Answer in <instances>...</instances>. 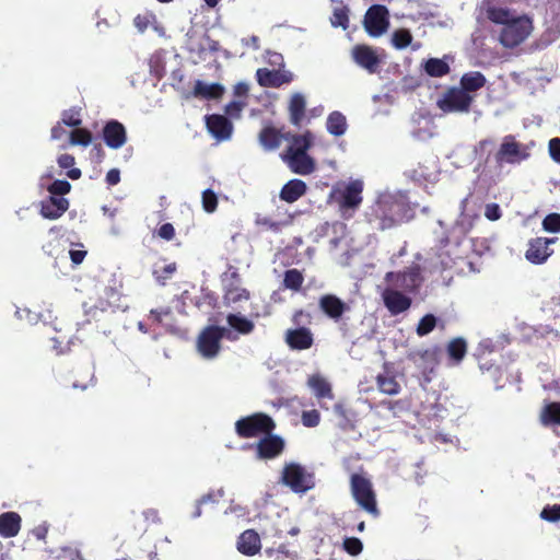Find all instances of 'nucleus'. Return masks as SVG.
Here are the masks:
<instances>
[{"instance_id": "obj_1", "label": "nucleus", "mask_w": 560, "mask_h": 560, "mask_svg": "<svg viewBox=\"0 0 560 560\" xmlns=\"http://www.w3.org/2000/svg\"><path fill=\"white\" fill-rule=\"evenodd\" d=\"M412 218L413 210L409 203L392 195L380 196L364 212V222L377 232L394 229Z\"/></svg>"}, {"instance_id": "obj_2", "label": "nucleus", "mask_w": 560, "mask_h": 560, "mask_svg": "<svg viewBox=\"0 0 560 560\" xmlns=\"http://www.w3.org/2000/svg\"><path fill=\"white\" fill-rule=\"evenodd\" d=\"M486 16L493 24L502 26L498 40L508 49L523 44L534 30L532 18L526 14L514 16L508 8L489 5L486 9Z\"/></svg>"}, {"instance_id": "obj_3", "label": "nucleus", "mask_w": 560, "mask_h": 560, "mask_svg": "<svg viewBox=\"0 0 560 560\" xmlns=\"http://www.w3.org/2000/svg\"><path fill=\"white\" fill-rule=\"evenodd\" d=\"M313 140L314 137L310 130L301 135L288 132L287 141H289L290 144L281 154V159L293 173L310 175L315 171V161L307 153L313 145Z\"/></svg>"}, {"instance_id": "obj_4", "label": "nucleus", "mask_w": 560, "mask_h": 560, "mask_svg": "<svg viewBox=\"0 0 560 560\" xmlns=\"http://www.w3.org/2000/svg\"><path fill=\"white\" fill-rule=\"evenodd\" d=\"M311 314L303 310H296L291 322L296 328L288 329L284 334V341L291 350L303 351L312 348L314 345V335L304 324H311Z\"/></svg>"}, {"instance_id": "obj_5", "label": "nucleus", "mask_w": 560, "mask_h": 560, "mask_svg": "<svg viewBox=\"0 0 560 560\" xmlns=\"http://www.w3.org/2000/svg\"><path fill=\"white\" fill-rule=\"evenodd\" d=\"M276 428L272 418L266 413L257 412L243 417L235 422V432L242 439L256 438L260 434H269Z\"/></svg>"}, {"instance_id": "obj_6", "label": "nucleus", "mask_w": 560, "mask_h": 560, "mask_svg": "<svg viewBox=\"0 0 560 560\" xmlns=\"http://www.w3.org/2000/svg\"><path fill=\"white\" fill-rule=\"evenodd\" d=\"M384 280L388 285L406 294L415 293L423 282L422 269L418 264H413L402 271H388Z\"/></svg>"}, {"instance_id": "obj_7", "label": "nucleus", "mask_w": 560, "mask_h": 560, "mask_svg": "<svg viewBox=\"0 0 560 560\" xmlns=\"http://www.w3.org/2000/svg\"><path fill=\"white\" fill-rule=\"evenodd\" d=\"M351 493L357 503L368 513L377 517L380 510L376 503L372 482L360 474H353L350 478Z\"/></svg>"}, {"instance_id": "obj_8", "label": "nucleus", "mask_w": 560, "mask_h": 560, "mask_svg": "<svg viewBox=\"0 0 560 560\" xmlns=\"http://www.w3.org/2000/svg\"><path fill=\"white\" fill-rule=\"evenodd\" d=\"M281 479L296 493H304L315 486L314 474L296 463L284 465Z\"/></svg>"}, {"instance_id": "obj_9", "label": "nucleus", "mask_w": 560, "mask_h": 560, "mask_svg": "<svg viewBox=\"0 0 560 560\" xmlns=\"http://www.w3.org/2000/svg\"><path fill=\"white\" fill-rule=\"evenodd\" d=\"M529 158L527 147L516 141L512 135L505 136L494 154V161L498 167L504 164H518Z\"/></svg>"}, {"instance_id": "obj_10", "label": "nucleus", "mask_w": 560, "mask_h": 560, "mask_svg": "<svg viewBox=\"0 0 560 560\" xmlns=\"http://www.w3.org/2000/svg\"><path fill=\"white\" fill-rule=\"evenodd\" d=\"M474 96L457 86L448 88L438 100L436 105L443 113H469Z\"/></svg>"}, {"instance_id": "obj_11", "label": "nucleus", "mask_w": 560, "mask_h": 560, "mask_svg": "<svg viewBox=\"0 0 560 560\" xmlns=\"http://www.w3.org/2000/svg\"><path fill=\"white\" fill-rule=\"evenodd\" d=\"M228 330L224 327L210 325L205 327L198 336V352L206 359L215 358L221 350V340Z\"/></svg>"}, {"instance_id": "obj_12", "label": "nucleus", "mask_w": 560, "mask_h": 560, "mask_svg": "<svg viewBox=\"0 0 560 560\" xmlns=\"http://www.w3.org/2000/svg\"><path fill=\"white\" fill-rule=\"evenodd\" d=\"M362 191L363 183L359 179L349 182L342 189L336 191V201L343 215L347 211H351L352 214L361 206Z\"/></svg>"}, {"instance_id": "obj_13", "label": "nucleus", "mask_w": 560, "mask_h": 560, "mask_svg": "<svg viewBox=\"0 0 560 560\" xmlns=\"http://www.w3.org/2000/svg\"><path fill=\"white\" fill-rule=\"evenodd\" d=\"M363 25L372 37L384 34L389 26V12L383 4H373L365 12Z\"/></svg>"}, {"instance_id": "obj_14", "label": "nucleus", "mask_w": 560, "mask_h": 560, "mask_svg": "<svg viewBox=\"0 0 560 560\" xmlns=\"http://www.w3.org/2000/svg\"><path fill=\"white\" fill-rule=\"evenodd\" d=\"M440 348L438 346L427 349H416L407 353V360L412 362L428 381L430 377L428 374L434 372L439 364Z\"/></svg>"}, {"instance_id": "obj_15", "label": "nucleus", "mask_w": 560, "mask_h": 560, "mask_svg": "<svg viewBox=\"0 0 560 560\" xmlns=\"http://www.w3.org/2000/svg\"><path fill=\"white\" fill-rule=\"evenodd\" d=\"M229 282L223 288V304L230 306L250 299V292L242 287V278L238 271L232 268Z\"/></svg>"}, {"instance_id": "obj_16", "label": "nucleus", "mask_w": 560, "mask_h": 560, "mask_svg": "<svg viewBox=\"0 0 560 560\" xmlns=\"http://www.w3.org/2000/svg\"><path fill=\"white\" fill-rule=\"evenodd\" d=\"M385 307L392 315L406 312L411 306V299L404 292L388 285L381 294Z\"/></svg>"}, {"instance_id": "obj_17", "label": "nucleus", "mask_w": 560, "mask_h": 560, "mask_svg": "<svg viewBox=\"0 0 560 560\" xmlns=\"http://www.w3.org/2000/svg\"><path fill=\"white\" fill-rule=\"evenodd\" d=\"M557 238L536 237L528 242V248L525 253L526 259L535 265L545 262L553 253L549 245L555 243Z\"/></svg>"}, {"instance_id": "obj_18", "label": "nucleus", "mask_w": 560, "mask_h": 560, "mask_svg": "<svg viewBox=\"0 0 560 560\" xmlns=\"http://www.w3.org/2000/svg\"><path fill=\"white\" fill-rule=\"evenodd\" d=\"M102 137L109 149L117 150L127 142V130L120 121L110 119L104 125Z\"/></svg>"}, {"instance_id": "obj_19", "label": "nucleus", "mask_w": 560, "mask_h": 560, "mask_svg": "<svg viewBox=\"0 0 560 560\" xmlns=\"http://www.w3.org/2000/svg\"><path fill=\"white\" fill-rule=\"evenodd\" d=\"M284 440L275 434H266L256 444V455L259 459H273L284 451Z\"/></svg>"}, {"instance_id": "obj_20", "label": "nucleus", "mask_w": 560, "mask_h": 560, "mask_svg": "<svg viewBox=\"0 0 560 560\" xmlns=\"http://www.w3.org/2000/svg\"><path fill=\"white\" fill-rule=\"evenodd\" d=\"M256 79L260 86L280 88L283 84L292 82L293 74L288 70L260 68L256 71Z\"/></svg>"}, {"instance_id": "obj_21", "label": "nucleus", "mask_w": 560, "mask_h": 560, "mask_svg": "<svg viewBox=\"0 0 560 560\" xmlns=\"http://www.w3.org/2000/svg\"><path fill=\"white\" fill-rule=\"evenodd\" d=\"M352 58L361 68L370 73H375L380 67L381 59L376 51L369 45H355L352 49Z\"/></svg>"}, {"instance_id": "obj_22", "label": "nucleus", "mask_w": 560, "mask_h": 560, "mask_svg": "<svg viewBox=\"0 0 560 560\" xmlns=\"http://www.w3.org/2000/svg\"><path fill=\"white\" fill-rule=\"evenodd\" d=\"M209 132L218 140H228L233 131V125L228 117L212 114L206 118Z\"/></svg>"}, {"instance_id": "obj_23", "label": "nucleus", "mask_w": 560, "mask_h": 560, "mask_svg": "<svg viewBox=\"0 0 560 560\" xmlns=\"http://www.w3.org/2000/svg\"><path fill=\"white\" fill-rule=\"evenodd\" d=\"M68 208V199L50 196L40 202L39 213L45 219L57 220L62 217Z\"/></svg>"}, {"instance_id": "obj_24", "label": "nucleus", "mask_w": 560, "mask_h": 560, "mask_svg": "<svg viewBox=\"0 0 560 560\" xmlns=\"http://www.w3.org/2000/svg\"><path fill=\"white\" fill-rule=\"evenodd\" d=\"M287 136L288 132L282 133L273 126H265L258 133V142L265 151L271 152L280 148L282 140H287Z\"/></svg>"}, {"instance_id": "obj_25", "label": "nucleus", "mask_w": 560, "mask_h": 560, "mask_svg": "<svg viewBox=\"0 0 560 560\" xmlns=\"http://www.w3.org/2000/svg\"><path fill=\"white\" fill-rule=\"evenodd\" d=\"M319 308L334 320H339L348 310L347 304L334 294H325L319 299Z\"/></svg>"}, {"instance_id": "obj_26", "label": "nucleus", "mask_w": 560, "mask_h": 560, "mask_svg": "<svg viewBox=\"0 0 560 560\" xmlns=\"http://www.w3.org/2000/svg\"><path fill=\"white\" fill-rule=\"evenodd\" d=\"M376 386L381 393L389 396H395L400 393V384L397 382L396 376L390 371L389 363H384V372L376 376Z\"/></svg>"}, {"instance_id": "obj_27", "label": "nucleus", "mask_w": 560, "mask_h": 560, "mask_svg": "<svg viewBox=\"0 0 560 560\" xmlns=\"http://www.w3.org/2000/svg\"><path fill=\"white\" fill-rule=\"evenodd\" d=\"M306 101L302 93H293L288 104L289 120L294 127H301L305 118Z\"/></svg>"}, {"instance_id": "obj_28", "label": "nucleus", "mask_w": 560, "mask_h": 560, "mask_svg": "<svg viewBox=\"0 0 560 560\" xmlns=\"http://www.w3.org/2000/svg\"><path fill=\"white\" fill-rule=\"evenodd\" d=\"M22 525V517L16 512H4L0 514V536L3 538L15 537Z\"/></svg>"}, {"instance_id": "obj_29", "label": "nucleus", "mask_w": 560, "mask_h": 560, "mask_svg": "<svg viewBox=\"0 0 560 560\" xmlns=\"http://www.w3.org/2000/svg\"><path fill=\"white\" fill-rule=\"evenodd\" d=\"M260 537L254 529L243 532L237 540V550L245 556H255L260 550Z\"/></svg>"}, {"instance_id": "obj_30", "label": "nucleus", "mask_w": 560, "mask_h": 560, "mask_svg": "<svg viewBox=\"0 0 560 560\" xmlns=\"http://www.w3.org/2000/svg\"><path fill=\"white\" fill-rule=\"evenodd\" d=\"M224 93V88L220 83L206 84L197 80L194 85L192 95L197 98L218 100Z\"/></svg>"}, {"instance_id": "obj_31", "label": "nucleus", "mask_w": 560, "mask_h": 560, "mask_svg": "<svg viewBox=\"0 0 560 560\" xmlns=\"http://www.w3.org/2000/svg\"><path fill=\"white\" fill-rule=\"evenodd\" d=\"M487 83V79L480 71H469L462 75L459 89L470 94L482 89Z\"/></svg>"}, {"instance_id": "obj_32", "label": "nucleus", "mask_w": 560, "mask_h": 560, "mask_svg": "<svg viewBox=\"0 0 560 560\" xmlns=\"http://www.w3.org/2000/svg\"><path fill=\"white\" fill-rule=\"evenodd\" d=\"M306 184L301 179H291L281 188V200L292 203L306 192Z\"/></svg>"}, {"instance_id": "obj_33", "label": "nucleus", "mask_w": 560, "mask_h": 560, "mask_svg": "<svg viewBox=\"0 0 560 560\" xmlns=\"http://www.w3.org/2000/svg\"><path fill=\"white\" fill-rule=\"evenodd\" d=\"M446 352L452 365H458L467 354V342L462 337L450 340Z\"/></svg>"}, {"instance_id": "obj_34", "label": "nucleus", "mask_w": 560, "mask_h": 560, "mask_svg": "<svg viewBox=\"0 0 560 560\" xmlns=\"http://www.w3.org/2000/svg\"><path fill=\"white\" fill-rule=\"evenodd\" d=\"M308 386L314 390L318 399H332L334 394L330 384L320 375H313L308 378Z\"/></svg>"}, {"instance_id": "obj_35", "label": "nucleus", "mask_w": 560, "mask_h": 560, "mask_svg": "<svg viewBox=\"0 0 560 560\" xmlns=\"http://www.w3.org/2000/svg\"><path fill=\"white\" fill-rule=\"evenodd\" d=\"M540 422L548 425H560V401L548 402L540 411Z\"/></svg>"}, {"instance_id": "obj_36", "label": "nucleus", "mask_w": 560, "mask_h": 560, "mask_svg": "<svg viewBox=\"0 0 560 560\" xmlns=\"http://www.w3.org/2000/svg\"><path fill=\"white\" fill-rule=\"evenodd\" d=\"M326 127L330 135L336 137L342 136L347 130L346 116L337 110L330 113L326 121Z\"/></svg>"}, {"instance_id": "obj_37", "label": "nucleus", "mask_w": 560, "mask_h": 560, "mask_svg": "<svg viewBox=\"0 0 560 560\" xmlns=\"http://www.w3.org/2000/svg\"><path fill=\"white\" fill-rule=\"evenodd\" d=\"M423 69L425 73L432 78H442L451 71L448 63L439 58H429L424 62Z\"/></svg>"}, {"instance_id": "obj_38", "label": "nucleus", "mask_w": 560, "mask_h": 560, "mask_svg": "<svg viewBox=\"0 0 560 560\" xmlns=\"http://www.w3.org/2000/svg\"><path fill=\"white\" fill-rule=\"evenodd\" d=\"M226 322L230 327L241 335H249L255 329V324L250 319L237 314H229L226 316Z\"/></svg>"}, {"instance_id": "obj_39", "label": "nucleus", "mask_w": 560, "mask_h": 560, "mask_svg": "<svg viewBox=\"0 0 560 560\" xmlns=\"http://www.w3.org/2000/svg\"><path fill=\"white\" fill-rule=\"evenodd\" d=\"M464 236V226L463 224L455 223L450 228V230L443 232L442 236L439 238V246L444 248L452 243L456 245L460 244V241Z\"/></svg>"}, {"instance_id": "obj_40", "label": "nucleus", "mask_w": 560, "mask_h": 560, "mask_svg": "<svg viewBox=\"0 0 560 560\" xmlns=\"http://www.w3.org/2000/svg\"><path fill=\"white\" fill-rule=\"evenodd\" d=\"M94 382V371L90 366L80 368L75 372V380L72 382V387L75 389L85 390Z\"/></svg>"}, {"instance_id": "obj_41", "label": "nucleus", "mask_w": 560, "mask_h": 560, "mask_svg": "<svg viewBox=\"0 0 560 560\" xmlns=\"http://www.w3.org/2000/svg\"><path fill=\"white\" fill-rule=\"evenodd\" d=\"M94 382V371L90 366L80 368L75 372V380L72 382V387L75 389L85 390Z\"/></svg>"}, {"instance_id": "obj_42", "label": "nucleus", "mask_w": 560, "mask_h": 560, "mask_svg": "<svg viewBox=\"0 0 560 560\" xmlns=\"http://www.w3.org/2000/svg\"><path fill=\"white\" fill-rule=\"evenodd\" d=\"M304 282L303 273L298 269H289L284 272L283 285L293 291H300Z\"/></svg>"}, {"instance_id": "obj_43", "label": "nucleus", "mask_w": 560, "mask_h": 560, "mask_svg": "<svg viewBox=\"0 0 560 560\" xmlns=\"http://www.w3.org/2000/svg\"><path fill=\"white\" fill-rule=\"evenodd\" d=\"M58 165L61 168H68L67 176L73 180L79 179L82 175L80 168L73 167L75 159L69 153H63L58 156Z\"/></svg>"}, {"instance_id": "obj_44", "label": "nucleus", "mask_w": 560, "mask_h": 560, "mask_svg": "<svg viewBox=\"0 0 560 560\" xmlns=\"http://www.w3.org/2000/svg\"><path fill=\"white\" fill-rule=\"evenodd\" d=\"M332 26H340L343 30L349 27V9L347 7L335 8L330 18Z\"/></svg>"}, {"instance_id": "obj_45", "label": "nucleus", "mask_w": 560, "mask_h": 560, "mask_svg": "<svg viewBox=\"0 0 560 560\" xmlns=\"http://www.w3.org/2000/svg\"><path fill=\"white\" fill-rule=\"evenodd\" d=\"M92 142V133L88 129L77 127L70 133V143L72 145H89Z\"/></svg>"}, {"instance_id": "obj_46", "label": "nucleus", "mask_w": 560, "mask_h": 560, "mask_svg": "<svg viewBox=\"0 0 560 560\" xmlns=\"http://www.w3.org/2000/svg\"><path fill=\"white\" fill-rule=\"evenodd\" d=\"M411 40H412V35H411L410 31L407 28H400V30L395 31L393 34V38H392L393 45L397 49L406 48L407 46L410 45Z\"/></svg>"}, {"instance_id": "obj_47", "label": "nucleus", "mask_w": 560, "mask_h": 560, "mask_svg": "<svg viewBox=\"0 0 560 560\" xmlns=\"http://www.w3.org/2000/svg\"><path fill=\"white\" fill-rule=\"evenodd\" d=\"M436 326V317L433 314L424 315L418 323L417 335L422 337L430 334Z\"/></svg>"}, {"instance_id": "obj_48", "label": "nucleus", "mask_w": 560, "mask_h": 560, "mask_svg": "<svg viewBox=\"0 0 560 560\" xmlns=\"http://www.w3.org/2000/svg\"><path fill=\"white\" fill-rule=\"evenodd\" d=\"M61 122L73 128L81 126L82 119L80 115V108H70L63 110L61 114Z\"/></svg>"}, {"instance_id": "obj_49", "label": "nucleus", "mask_w": 560, "mask_h": 560, "mask_svg": "<svg viewBox=\"0 0 560 560\" xmlns=\"http://www.w3.org/2000/svg\"><path fill=\"white\" fill-rule=\"evenodd\" d=\"M177 266L175 262L166 264L162 267H155L153 269V276L156 279V281L164 284L165 280L170 279L174 272L176 271Z\"/></svg>"}, {"instance_id": "obj_50", "label": "nucleus", "mask_w": 560, "mask_h": 560, "mask_svg": "<svg viewBox=\"0 0 560 560\" xmlns=\"http://www.w3.org/2000/svg\"><path fill=\"white\" fill-rule=\"evenodd\" d=\"M202 208L206 212L212 213L218 207V197L212 189H206L202 192Z\"/></svg>"}, {"instance_id": "obj_51", "label": "nucleus", "mask_w": 560, "mask_h": 560, "mask_svg": "<svg viewBox=\"0 0 560 560\" xmlns=\"http://www.w3.org/2000/svg\"><path fill=\"white\" fill-rule=\"evenodd\" d=\"M71 189L69 182L65 179H56L48 186V191L54 196L62 197L67 195Z\"/></svg>"}, {"instance_id": "obj_52", "label": "nucleus", "mask_w": 560, "mask_h": 560, "mask_svg": "<svg viewBox=\"0 0 560 560\" xmlns=\"http://www.w3.org/2000/svg\"><path fill=\"white\" fill-rule=\"evenodd\" d=\"M343 549L350 555V556H358L363 550V544L362 541L357 537H347L343 539Z\"/></svg>"}, {"instance_id": "obj_53", "label": "nucleus", "mask_w": 560, "mask_h": 560, "mask_svg": "<svg viewBox=\"0 0 560 560\" xmlns=\"http://www.w3.org/2000/svg\"><path fill=\"white\" fill-rule=\"evenodd\" d=\"M542 228L547 232L558 233L560 232V214L549 213L542 220Z\"/></svg>"}, {"instance_id": "obj_54", "label": "nucleus", "mask_w": 560, "mask_h": 560, "mask_svg": "<svg viewBox=\"0 0 560 560\" xmlns=\"http://www.w3.org/2000/svg\"><path fill=\"white\" fill-rule=\"evenodd\" d=\"M540 517L548 522H559L560 504L546 505L540 512Z\"/></svg>"}, {"instance_id": "obj_55", "label": "nucleus", "mask_w": 560, "mask_h": 560, "mask_svg": "<svg viewBox=\"0 0 560 560\" xmlns=\"http://www.w3.org/2000/svg\"><path fill=\"white\" fill-rule=\"evenodd\" d=\"M302 423L306 428H314L319 424L320 415L316 409L307 410L302 412Z\"/></svg>"}, {"instance_id": "obj_56", "label": "nucleus", "mask_w": 560, "mask_h": 560, "mask_svg": "<svg viewBox=\"0 0 560 560\" xmlns=\"http://www.w3.org/2000/svg\"><path fill=\"white\" fill-rule=\"evenodd\" d=\"M246 106L245 101H232L225 105L224 112L232 118H240L242 110Z\"/></svg>"}, {"instance_id": "obj_57", "label": "nucleus", "mask_w": 560, "mask_h": 560, "mask_svg": "<svg viewBox=\"0 0 560 560\" xmlns=\"http://www.w3.org/2000/svg\"><path fill=\"white\" fill-rule=\"evenodd\" d=\"M256 224L261 226L265 230L278 232L280 230L281 223L273 221L268 217H257Z\"/></svg>"}, {"instance_id": "obj_58", "label": "nucleus", "mask_w": 560, "mask_h": 560, "mask_svg": "<svg viewBox=\"0 0 560 560\" xmlns=\"http://www.w3.org/2000/svg\"><path fill=\"white\" fill-rule=\"evenodd\" d=\"M548 150L550 158L558 164H560V138H552L549 141Z\"/></svg>"}, {"instance_id": "obj_59", "label": "nucleus", "mask_w": 560, "mask_h": 560, "mask_svg": "<svg viewBox=\"0 0 560 560\" xmlns=\"http://www.w3.org/2000/svg\"><path fill=\"white\" fill-rule=\"evenodd\" d=\"M158 235L165 240V241H171L174 238L175 236V229L173 226V224L171 223H164L162 224L159 230H158Z\"/></svg>"}, {"instance_id": "obj_60", "label": "nucleus", "mask_w": 560, "mask_h": 560, "mask_svg": "<svg viewBox=\"0 0 560 560\" xmlns=\"http://www.w3.org/2000/svg\"><path fill=\"white\" fill-rule=\"evenodd\" d=\"M485 215L487 219H489L491 221H495V220L500 219L501 210H500L499 205H497V203L487 205Z\"/></svg>"}, {"instance_id": "obj_61", "label": "nucleus", "mask_w": 560, "mask_h": 560, "mask_svg": "<svg viewBox=\"0 0 560 560\" xmlns=\"http://www.w3.org/2000/svg\"><path fill=\"white\" fill-rule=\"evenodd\" d=\"M249 92V86L245 82H238L234 85L233 94L235 97L246 98Z\"/></svg>"}, {"instance_id": "obj_62", "label": "nucleus", "mask_w": 560, "mask_h": 560, "mask_svg": "<svg viewBox=\"0 0 560 560\" xmlns=\"http://www.w3.org/2000/svg\"><path fill=\"white\" fill-rule=\"evenodd\" d=\"M133 24L139 32H144L150 24V20L147 15L139 14L133 19Z\"/></svg>"}, {"instance_id": "obj_63", "label": "nucleus", "mask_w": 560, "mask_h": 560, "mask_svg": "<svg viewBox=\"0 0 560 560\" xmlns=\"http://www.w3.org/2000/svg\"><path fill=\"white\" fill-rule=\"evenodd\" d=\"M120 182V172L117 168H112L106 174V183L109 186H115Z\"/></svg>"}, {"instance_id": "obj_64", "label": "nucleus", "mask_w": 560, "mask_h": 560, "mask_svg": "<svg viewBox=\"0 0 560 560\" xmlns=\"http://www.w3.org/2000/svg\"><path fill=\"white\" fill-rule=\"evenodd\" d=\"M69 255H70L71 261L74 265H80L84 260V258L86 256V252L82 250V249H71L69 252Z\"/></svg>"}]
</instances>
